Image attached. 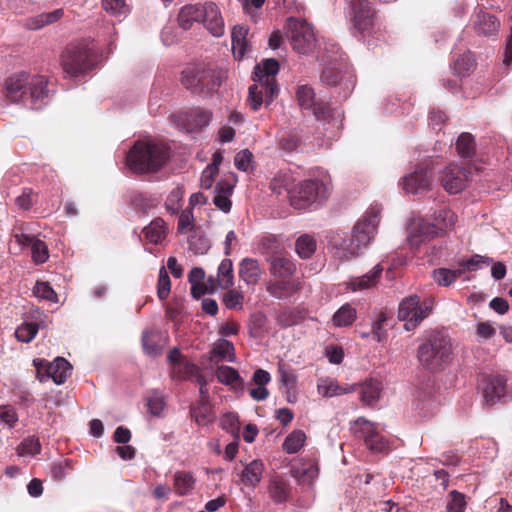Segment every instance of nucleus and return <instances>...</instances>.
<instances>
[{"instance_id": "0e129e2a", "label": "nucleus", "mask_w": 512, "mask_h": 512, "mask_svg": "<svg viewBox=\"0 0 512 512\" xmlns=\"http://www.w3.org/2000/svg\"><path fill=\"white\" fill-rule=\"evenodd\" d=\"M198 371L199 368L197 365L189 361H183L179 362L176 371L174 370V373H177L179 378L188 379L194 377Z\"/></svg>"}, {"instance_id": "4468645a", "label": "nucleus", "mask_w": 512, "mask_h": 512, "mask_svg": "<svg viewBox=\"0 0 512 512\" xmlns=\"http://www.w3.org/2000/svg\"><path fill=\"white\" fill-rule=\"evenodd\" d=\"M347 15L355 29L368 31L373 25L374 10L368 0H346Z\"/></svg>"}, {"instance_id": "8fccbe9b", "label": "nucleus", "mask_w": 512, "mask_h": 512, "mask_svg": "<svg viewBox=\"0 0 512 512\" xmlns=\"http://www.w3.org/2000/svg\"><path fill=\"white\" fill-rule=\"evenodd\" d=\"M189 249L197 255L205 254L209 248L210 243L209 240L202 234L194 233L188 240Z\"/></svg>"}, {"instance_id": "7ed1b4c3", "label": "nucleus", "mask_w": 512, "mask_h": 512, "mask_svg": "<svg viewBox=\"0 0 512 512\" xmlns=\"http://www.w3.org/2000/svg\"><path fill=\"white\" fill-rule=\"evenodd\" d=\"M99 62L97 52L85 42L69 45L61 56V65L66 77L76 78L94 69Z\"/></svg>"}, {"instance_id": "7c9ffc66", "label": "nucleus", "mask_w": 512, "mask_h": 512, "mask_svg": "<svg viewBox=\"0 0 512 512\" xmlns=\"http://www.w3.org/2000/svg\"><path fill=\"white\" fill-rule=\"evenodd\" d=\"M248 29L241 25L234 26L232 30V51L237 59H241L247 49L246 37Z\"/></svg>"}, {"instance_id": "b1692460", "label": "nucleus", "mask_w": 512, "mask_h": 512, "mask_svg": "<svg viewBox=\"0 0 512 512\" xmlns=\"http://www.w3.org/2000/svg\"><path fill=\"white\" fill-rule=\"evenodd\" d=\"M238 273L240 279L247 285H255L261 279L262 270L256 259L245 257L239 263Z\"/></svg>"}, {"instance_id": "9d476101", "label": "nucleus", "mask_w": 512, "mask_h": 512, "mask_svg": "<svg viewBox=\"0 0 512 512\" xmlns=\"http://www.w3.org/2000/svg\"><path fill=\"white\" fill-rule=\"evenodd\" d=\"M399 185L406 194L421 195L432 188V173L428 165H419L404 175Z\"/></svg>"}, {"instance_id": "09e8293b", "label": "nucleus", "mask_w": 512, "mask_h": 512, "mask_svg": "<svg viewBox=\"0 0 512 512\" xmlns=\"http://www.w3.org/2000/svg\"><path fill=\"white\" fill-rule=\"evenodd\" d=\"M213 353L221 360H227L229 362L234 361V346L232 342L228 340L219 339L214 344Z\"/></svg>"}, {"instance_id": "052dcab7", "label": "nucleus", "mask_w": 512, "mask_h": 512, "mask_svg": "<svg viewBox=\"0 0 512 512\" xmlns=\"http://www.w3.org/2000/svg\"><path fill=\"white\" fill-rule=\"evenodd\" d=\"M182 198H183L182 189L179 187L174 188L167 196V199L165 202L166 210L171 214L178 213V211L180 209V202H181Z\"/></svg>"}, {"instance_id": "473e14b6", "label": "nucleus", "mask_w": 512, "mask_h": 512, "mask_svg": "<svg viewBox=\"0 0 512 512\" xmlns=\"http://www.w3.org/2000/svg\"><path fill=\"white\" fill-rule=\"evenodd\" d=\"M161 335L153 331H144L142 334V346L144 352L156 357L161 354L163 345L160 343Z\"/></svg>"}, {"instance_id": "79ce46f5", "label": "nucleus", "mask_w": 512, "mask_h": 512, "mask_svg": "<svg viewBox=\"0 0 512 512\" xmlns=\"http://www.w3.org/2000/svg\"><path fill=\"white\" fill-rule=\"evenodd\" d=\"M192 417L199 425H207L212 422L214 416L208 401H199L191 410Z\"/></svg>"}, {"instance_id": "0eeeda50", "label": "nucleus", "mask_w": 512, "mask_h": 512, "mask_svg": "<svg viewBox=\"0 0 512 512\" xmlns=\"http://www.w3.org/2000/svg\"><path fill=\"white\" fill-rule=\"evenodd\" d=\"M434 301L431 298L420 300L417 295L404 298L398 308V318L404 322L407 331L414 330L433 309Z\"/></svg>"}, {"instance_id": "3c124183", "label": "nucleus", "mask_w": 512, "mask_h": 512, "mask_svg": "<svg viewBox=\"0 0 512 512\" xmlns=\"http://www.w3.org/2000/svg\"><path fill=\"white\" fill-rule=\"evenodd\" d=\"M31 255L35 264H43L49 258V251L46 243L38 238L31 245Z\"/></svg>"}, {"instance_id": "a18cd8bd", "label": "nucleus", "mask_w": 512, "mask_h": 512, "mask_svg": "<svg viewBox=\"0 0 512 512\" xmlns=\"http://www.w3.org/2000/svg\"><path fill=\"white\" fill-rule=\"evenodd\" d=\"M456 149L462 157H472L475 151L473 136L470 133H462L457 139Z\"/></svg>"}, {"instance_id": "4c0bfd02", "label": "nucleus", "mask_w": 512, "mask_h": 512, "mask_svg": "<svg viewBox=\"0 0 512 512\" xmlns=\"http://www.w3.org/2000/svg\"><path fill=\"white\" fill-rule=\"evenodd\" d=\"M457 216L450 209H442L435 213L434 223L431 225H435L437 229V233L439 231H448L452 229L456 224Z\"/></svg>"}, {"instance_id": "774afa93", "label": "nucleus", "mask_w": 512, "mask_h": 512, "mask_svg": "<svg viewBox=\"0 0 512 512\" xmlns=\"http://www.w3.org/2000/svg\"><path fill=\"white\" fill-rule=\"evenodd\" d=\"M252 153L248 149L239 151L234 157V164L240 171L246 172L249 169Z\"/></svg>"}, {"instance_id": "9b49d317", "label": "nucleus", "mask_w": 512, "mask_h": 512, "mask_svg": "<svg viewBox=\"0 0 512 512\" xmlns=\"http://www.w3.org/2000/svg\"><path fill=\"white\" fill-rule=\"evenodd\" d=\"M328 245L332 249L334 256L340 261H350L360 255L362 249L358 242L354 241V236L341 231H331L328 234Z\"/></svg>"}, {"instance_id": "49530a36", "label": "nucleus", "mask_w": 512, "mask_h": 512, "mask_svg": "<svg viewBox=\"0 0 512 512\" xmlns=\"http://www.w3.org/2000/svg\"><path fill=\"white\" fill-rule=\"evenodd\" d=\"M102 8L116 17L126 16L130 12L125 0H102Z\"/></svg>"}, {"instance_id": "338daca9", "label": "nucleus", "mask_w": 512, "mask_h": 512, "mask_svg": "<svg viewBox=\"0 0 512 512\" xmlns=\"http://www.w3.org/2000/svg\"><path fill=\"white\" fill-rule=\"evenodd\" d=\"M0 421L8 428H13L18 421L15 409L11 406H0Z\"/></svg>"}, {"instance_id": "37998d69", "label": "nucleus", "mask_w": 512, "mask_h": 512, "mask_svg": "<svg viewBox=\"0 0 512 512\" xmlns=\"http://www.w3.org/2000/svg\"><path fill=\"white\" fill-rule=\"evenodd\" d=\"M475 66V60L470 52L460 55L453 64L454 73L459 77L467 76Z\"/></svg>"}, {"instance_id": "c756f323", "label": "nucleus", "mask_w": 512, "mask_h": 512, "mask_svg": "<svg viewBox=\"0 0 512 512\" xmlns=\"http://www.w3.org/2000/svg\"><path fill=\"white\" fill-rule=\"evenodd\" d=\"M266 290L274 298L286 299L298 290V285L294 281H275L268 283Z\"/></svg>"}, {"instance_id": "13d9d810", "label": "nucleus", "mask_w": 512, "mask_h": 512, "mask_svg": "<svg viewBox=\"0 0 512 512\" xmlns=\"http://www.w3.org/2000/svg\"><path fill=\"white\" fill-rule=\"evenodd\" d=\"M38 332L36 323H25L19 326L15 331L16 338L23 343H29L34 339Z\"/></svg>"}, {"instance_id": "ddd939ff", "label": "nucleus", "mask_w": 512, "mask_h": 512, "mask_svg": "<svg viewBox=\"0 0 512 512\" xmlns=\"http://www.w3.org/2000/svg\"><path fill=\"white\" fill-rule=\"evenodd\" d=\"M291 44L293 49L301 54L312 52L316 46V37L313 27L302 20L291 22Z\"/></svg>"}, {"instance_id": "c03bdc74", "label": "nucleus", "mask_w": 512, "mask_h": 512, "mask_svg": "<svg viewBox=\"0 0 512 512\" xmlns=\"http://www.w3.org/2000/svg\"><path fill=\"white\" fill-rule=\"evenodd\" d=\"M305 440V433L301 430H295L285 438L283 450L288 454H294L302 448Z\"/></svg>"}, {"instance_id": "4be33fe9", "label": "nucleus", "mask_w": 512, "mask_h": 512, "mask_svg": "<svg viewBox=\"0 0 512 512\" xmlns=\"http://www.w3.org/2000/svg\"><path fill=\"white\" fill-rule=\"evenodd\" d=\"M266 261L270 264V273L275 277L284 278L291 276L296 269L293 261L282 253L270 255L266 258Z\"/></svg>"}, {"instance_id": "393cba45", "label": "nucleus", "mask_w": 512, "mask_h": 512, "mask_svg": "<svg viewBox=\"0 0 512 512\" xmlns=\"http://www.w3.org/2000/svg\"><path fill=\"white\" fill-rule=\"evenodd\" d=\"M278 72L279 64L277 60L269 58L256 65L253 80L265 84L277 85L275 76Z\"/></svg>"}, {"instance_id": "f3484780", "label": "nucleus", "mask_w": 512, "mask_h": 512, "mask_svg": "<svg viewBox=\"0 0 512 512\" xmlns=\"http://www.w3.org/2000/svg\"><path fill=\"white\" fill-rule=\"evenodd\" d=\"M255 83L249 87L248 92V104L254 110L257 111L262 104L268 106L278 95V85L265 84L260 81H254Z\"/></svg>"}, {"instance_id": "20e7f679", "label": "nucleus", "mask_w": 512, "mask_h": 512, "mask_svg": "<svg viewBox=\"0 0 512 512\" xmlns=\"http://www.w3.org/2000/svg\"><path fill=\"white\" fill-rule=\"evenodd\" d=\"M451 351L448 337L440 332H433L426 342L419 346L417 357L423 367L437 371L450 361Z\"/></svg>"}, {"instance_id": "5701e85b", "label": "nucleus", "mask_w": 512, "mask_h": 512, "mask_svg": "<svg viewBox=\"0 0 512 512\" xmlns=\"http://www.w3.org/2000/svg\"><path fill=\"white\" fill-rule=\"evenodd\" d=\"M383 267L381 264L375 265L371 271L361 277H353L347 282V287L352 291L370 289L376 286L381 274Z\"/></svg>"}, {"instance_id": "1a4fd4ad", "label": "nucleus", "mask_w": 512, "mask_h": 512, "mask_svg": "<svg viewBox=\"0 0 512 512\" xmlns=\"http://www.w3.org/2000/svg\"><path fill=\"white\" fill-rule=\"evenodd\" d=\"M33 364L36 368V378L40 382L52 379L55 384L60 385L66 381L72 372L71 364L62 357L56 358L52 363L35 359Z\"/></svg>"}, {"instance_id": "69168bd1", "label": "nucleus", "mask_w": 512, "mask_h": 512, "mask_svg": "<svg viewBox=\"0 0 512 512\" xmlns=\"http://www.w3.org/2000/svg\"><path fill=\"white\" fill-rule=\"evenodd\" d=\"M223 302L228 309L242 308L243 295L236 290H229L223 296Z\"/></svg>"}, {"instance_id": "cd10ccee", "label": "nucleus", "mask_w": 512, "mask_h": 512, "mask_svg": "<svg viewBox=\"0 0 512 512\" xmlns=\"http://www.w3.org/2000/svg\"><path fill=\"white\" fill-rule=\"evenodd\" d=\"M263 472V462L261 460L255 459L244 467L240 478L245 486L255 488L261 482Z\"/></svg>"}, {"instance_id": "a211bd4d", "label": "nucleus", "mask_w": 512, "mask_h": 512, "mask_svg": "<svg viewBox=\"0 0 512 512\" xmlns=\"http://www.w3.org/2000/svg\"><path fill=\"white\" fill-rule=\"evenodd\" d=\"M484 400L488 405L503 402L507 398L506 379L501 375H487L482 379Z\"/></svg>"}, {"instance_id": "603ef678", "label": "nucleus", "mask_w": 512, "mask_h": 512, "mask_svg": "<svg viewBox=\"0 0 512 512\" xmlns=\"http://www.w3.org/2000/svg\"><path fill=\"white\" fill-rule=\"evenodd\" d=\"M165 406L164 396L159 391H153L147 398V407L153 416H160Z\"/></svg>"}, {"instance_id": "c9c22d12", "label": "nucleus", "mask_w": 512, "mask_h": 512, "mask_svg": "<svg viewBox=\"0 0 512 512\" xmlns=\"http://www.w3.org/2000/svg\"><path fill=\"white\" fill-rule=\"evenodd\" d=\"M205 78V76H199L195 70L188 69L182 73V84L193 93H202L205 87Z\"/></svg>"}, {"instance_id": "bb28decb", "label": "nucleus", "mask_w": 512, "mask_h": 512, "mask_svg": "<svg viewBox=\"0 0 512 512\" xmlns=\"http://www.w3.org/2000/svg\"><path fill=\"white\" fill-rule=\"evenodd\" d=\"M203 4H189L182 7L178 14V23L184 30L192 27L194 22L203 20Z\"/></svg>"}, {"instance_id": "6e6d98bb", "label": "nucleus", "mask_w": 512, "mask_h": 512, "mask_svg": "<svg viewBox=\"0 0 512 512\" xmlns=\"http://www.w3.org/2000/svg\"><path fill=\"white\" fill-rule=\"evenodd\" d=\"M318 392L323 397H333L347 393V390L340 387L334 380H324L318 384Z\"/></svg>"}, {"instance_id": "c85d7f7f", "label": "nucleus", "mask_w": 512, "mask_h": 512, "mask_svg": "<svg viewBox=\"0 0 512 512\" xmlns=\"http://www.w3.org/2000/svg\"><path fill=\"white\" fill-rule=\"evenodd\" d=\"M381 392V383L374 379L364 382L359 387L360 399L367 406H373L379 400Z\"/></svg>"}, {"instance_id": "423d86ee", "label": "nucleus", "mask_w": 512, "mask_h": 512, "mask_svg": "<svg viewBox=\"0 0 512 512\" xmlns=\"http://www.w3.org/2000/svg\"><path fill=\"white\" fill-rule=\"evenodd\" d=\"M331 55H327L325 66L321 74V81L328 86L341 85L348 90L354 87V76L346 63L344 53L339 48L331 44Z\"/></svg>"}, {"instance_id": "412c9836", "label": "nucleus", "mask_w": 512, "mask_h": 512, "mask_svg": "<svg viewBox=\"0 0 512 512\" xmlns=\"http://www.w3.org/2000/svg\"><path fill=\"white\" fill-rule=\"evenodd\" d=\"M472 25L478 35L492 36L497 34L500 22L494 15L479 10L473 16Z\"/></svg>"}, {"instance_id": "6e6552de", "label": "nucleus", "mask_w": 512, "mask_h": 512, "mask_svg": "<svg viewBox=\"0 0 512 512\" xmlns=\"http://www.w3.org/2000/svg\"><path fill=\"white\" fill-rule=\"evenodd\" d=\"M352 433L364 440L368 449L374 452H384L388 449L387 439L380 434L378 425L364 417H359L351 423Z\"/></svg>"}, {"instance_id": "aec40b11", "label": "nucleus", "mask_w": 512, "mask_h": 512, "mask_svg": "<svg viewBox=\"0 0 512 512\" xmlns=\"http://www.w3.org/2000/svg\"><path fill=\"white\" fill-rule=\"evenodd\" d=\"M203 20L207 30L215 37H220L224 34V20L218 6L213 2H206L203 4Z\"/></svg>"}, {"instance_id": "e2e57ef3", "label": "nucleus", "mask_w": 512, "mask_h": 512, "mask_svg": "<svg viewBox=\"0 0 512 512\" xmlns=\"http://www.w3.org/2000/svg\"><path fill=\"white\" fill-rule=\"evenodd\" d=\"M261 245L266 258L270 255H277L281 253L282 250V246L279 241L272 236L264 237L261 241Z\"/></svg>"}, {"instance_id": "f257e3e1", "label": "nucleus", "mask_w": 512, "mask_h": 512, "mask_svg": "<svg viewBox=\"0 0 512 512\" xmlns=\"http://www.w3.org/2000/svg\"><path fill=\"white\" fill-rule=\"evenodd\" d=\"M45 76L19 72L5 81V91L11 103L38 110L48 103L49 89Z\"/></svg>"}, {"instance_id": "e433bc0d", "label": "nucleus", "mask_w": 512, "mask_h": 512, "mask_svg": "<svg viewBox=\"0 0 512 512\" xmlns=\"http://www.w3.org/2000/svg\"><path fill=\"white\" fill-rule=\"evenodd\" d=\"M291 475L293 478H295L299 485H310L318 476V468L313 464L293 468Z\"/></svg>"}, {"instance_id": "864d4df0", "label": "nucleus", "mask_w": 512, "mask_h": 512, "mask_svg": "<svg viewBox=\"0 0 512 512\" xmlns=\"http://www.w3.org/2000/svg\"><path fill=\"white\" fill-rule=\"evenodd\" d=\"M291 176L288 173L280 172L270 182V188L273 193L280 195L284 191H289Z\"/></svg>"}, {"instance_id": "5fc2aeb1", "label": "nucleus", "mask_w": 512, "mask_h": 512, "mask_svg": "<svg viewBox=\"0 0 512 512\" xmlns=\"http://www.w3.org/2000/svg\"><path fill=\"white\" fill-rule=\"evenodd\" d=\"M33 293L36 297L44 300L51 301L53 303L58 302V297L56 292L53 290V288L49 285L47 282H41L37 281Z\"/></svg>"}, {"instance_id": "2f4dec72", "label": "nucleus", "mask_w": 512, "mask_h": 512, "mask_svg": "<svg viewBox=\"0 0 512 512\" xmlns=\"http://www.w3.org/2000/svg\"><path fill=\"white\" fill-rule=\"evenodd\" d=\"M144 235L148 242L158 244L166 236L165 222L162 218H156L144 228Z\"/></svg>"}, {"instance_id": "dca6fc26", "label": "nucleus", "mask_w": 512, "mask_h": 512, "mask_svg": "<svg viewBox=\"0 0 512 512\" xmlns=\"http://www.w3.org/2000/svg\"><path fill=\"white\" fill-rule=\"evenodd\" d=\"M437 236L435 225L425 219H413L408 225L407 241L412 248H418L423 243Z\"/></svg>"}, {"instance_id": "4d7b16f0", "label": "nucleus", "mask_w": 512, "mask_h": 512, "mask_svg": "<svg viewBox=\"0 0 512 512\" xmlns=\"http://www.w3.org/2000/svg\"><path fill=\"white\" fill-rule=\"evenodd\" d=\"M41 451V444L38 438L28 437L18 446V454L21 456H34Z\"/></svg>"}, {"instance_id": "680f3d73", "label": "nucleus", "mask_w": 512, "mask_h": 512, "mask_svg": "<svg viewBox=\"0 0 512 512\" xmlns=\"http://www.w3.org/2000/svg\"><path fill=\"white\" fill-rule=\"evenodd\" d=\"M218 168L214 165H207L200 177V186L203 189H210L213 186L215 177L218 175Z\"/></svg>"}, {"instance_id": "6ab92c4d", "label": "nucleus", "mask_w": 512, "mask_h": 512, "mask_svg": "<svg viewBox=\"0 0 512 512\" xmlns=\"http://www.w3.org/2000/svg\"><path fill=\"white\" fill-rule=\"evenodd\" d=\"M296 98L302 109L312 111L317 120H325L329 108L316 101L314 90L308 85H300L296 91Z\"/></svg>"}, {"instance_id": "f03ea898", "label": "nucleus", "mask_w": 512, "mask_h": 512, "mask_svg": "<svg viewBox=\"0 0 512 512\" xmlns=\"http://www.w3.org/2000/svg\"><path fill=\"white\" fill-rule=\"evenodd\" d=\"M168 148L158 142L138 141L127 155L128 167L136 173L159 170L168 160Z\"/></svg>"}, {"instance_id": "2eb2a0df", "label": "nucleus", "mask_w": 512, "mask_h": 512, "mask_svg": "<svg viewBox=\"0 0 512 512\" xmlns=\"http://www.w3.org/2000/svg\"><path fill=\"white\" fill-rule=\"evenodd\" d=\"M470 174L466 168L450 164L443 170L441 184L448 193L457 194L466 188Z\"/></svg>"}, {"instance_id": "72a5a7b5", "label": "nucleus", "mask_w": 512, "mask_h": 512, "mask_svg": "<svg viewBox=\"0 0 512 512\" xmlns=\"http://www.w3.org/2000/svg\"><path fill=\"white\" fill-rule=\"evenodd\" d=\"M217 281L222 289H229L234 285L233 263L231 259L225 258L219 264Z\"/></svg>"}, {"instance_id": "a19ab883", "label": "nucleus", "mask_w": 512, "mask_h": 512, "mask_svg": "<svg viewBox=\"0 0 512 512\" xmlns=\"http://www.w3.org/2000/svg\"><path fill=\"white\" fill-rule=\"evenodd\" d=\"M195 479L191 473L177 472L174 475V488L179 495H187L194 487Z\"/></svg>"}, {"instance_id": "bf43d9fd", "label": "nucleus", "mask_w": 512, "mask_h": 512, "mask_svg": "<svg viewBox=\"0 0 512 512\" xmlns=\"http://www.w3.org/2000/svg\"><path fill=\"white\" fill-rule=\"evenodd\" d=\"M171 281L164 266L159 270V278L157 284V294L160 300H165L170 293Z\"/></svg>"}, {"instance_id": "de8ad7c7", "label": "nucleus", "mask_w": 512, "mask_h": 512, "mask_svg": "<svg viewBox=\"0 0 512 512\" xmlns=\"http://www.w3.org/2000/svg\"><path fill=\"white\" fill-rule=\"evenodd\" d=\"M465 495L457 490H452L447 497V512H465L466 509Z\"/></svg>"}, {"instance_id": "f704fd0d", "label": "nucleus", "mask_w": 512, "mask_h": 512, "mask_svg": "<svg viewBox=\"0 0 512 512\" xmlns=\"http://www.w3.org/2000/svg\"><path fill=\"white\" fill-rule=\"evenodd\" d=\"M317 242L310 234L299 236L295 242V250L299 257L303 259L310 258L316 251Z\"/></svg>"}, {"instance_id": "f8f14e48", "label": "nucleus", "mask_w": 512, "mask_h": 512, "mask_svg": "<svg viewBox=\"0 0 512 512\" xmlns=\"http://www.w3.org/2000/svg\"><path fill=\"white\" fill-rule=\"evenodd\" d=\"M379 215L380 209L377 206L371 207L353 227L354 241L358 242V245L363 248L369 245L376 234L380 220Z\"/></svg>"}, {"instance_id": "ea45409f", "label": "nucleus", "mask_w": 512, "mask_h": 512, "mask_svg": "<svg viewBox=\"0 0 512 512\" xmlns=\"http://www.w3.org/2000/svg\"><path fill=\"white\" fill-rule=\"evenodd\" d=\"M216 377L220 383L225 385L241 386L243 384L238 371L230 366H219L216 370Z\"/></svg>"}, {"instance_id": "39448f33", "label": "nucleus", "mask_w": 512, "mask_h": 512, "mask_svg": "<svg viewBox=\"0 0 512 512\" xmlns=\"http://www.w3.org/2000/svg\"><path fill=\"white\" fill-rule=\"evenodd\" d=\"M329 179H307L298 184L290 193L291 206L298 210L311 208L323 203L329 196Z\"/></svg>"}, {"instance_id": "a878e982", "label": "nucleus", "mask_w": 512, "mask_h": 512, "mask_svg": "<svg viewBox=\"0 0 512 512\" xmlns=\"http://www.w3.org/2000/svg\"><path fill=\"white\" fill-rule=\"evenodd\" d=\"M267 491L275 504H285L290 499L291 485L286 480L275 477L270 480Z\"/></svg>"}, {"instance_id": "58836bf2", "label": "nucleus", "mask_w": 512, "mask_h": 512, "mask_svg": "<svg viewBox=\"0 0 512 512\" xmlns=\"http://www.w3.org/2000/svg\"><path fill=\"white\" fill-rule=\"evenodd\" d=\"M356 319V310L350 304H344L333 315L332 322L336 327L351 325Z\"/></svg>"}]
</instances>
